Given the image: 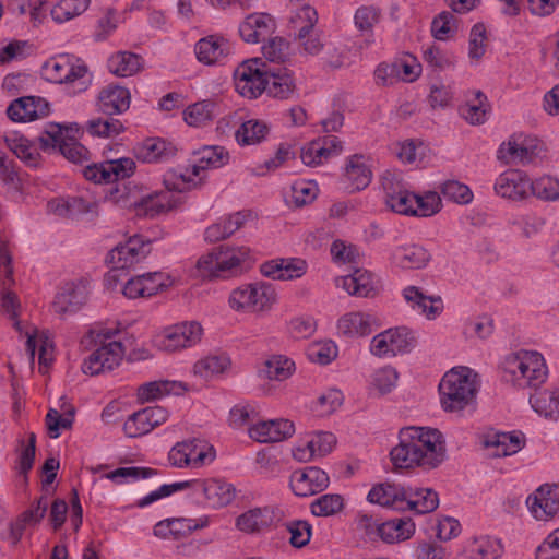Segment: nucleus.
I'll return each instance as SVG.
<instances>
[{
	"instance_id": "nucleus-1",
	"label": "nucleus",
	"mask_w": 559,
	"mask_h": 559,
	"mask_svg": "<svg viewBox=\"0 0 559 559\" xmlns=\"http://www.w3.org/2000/svg\"><path fill=\"white\" fill-rule=\"evenodd\" d=\"M445 453L444 439L438 429L412 426L400 430L399 444L390 456L395 468L430 471L445 460Z\"/></svg>"
},
{
	"instance_id": "nucleus-2",
	"label": "nucleus",
	"mask_w": 559,
	"mask_h": 559,
	"mask_svg": "<svg viewBox=\"0 0 559 559\" xmlns=\"http://www.w3.org/2000/svg\"><path fill=\"white\" fill-rule=\"evenodd\" d=\"M229 154L223 146H204L199 152L198 163L191 168L170 169L164 175V185L168 191L185 192L198 187L204 180L207 169L226 165Z\"/></svg>"
},
{
	"instance_id": "nucleus-3",
	"label": "nucleus",
	"mask_w": 559,
	"mask_h": 559,
	"mask_svg": "<svg viewBox=\"0 0 559 559\" xmlns=\"http://www.w3.org/2000/svg\"><path fill=\"white\" fill-rule=\"evenodd\" d=\"M544 357L537 352L521 350L506 357L502 379L519 389H537L547 379Z\"/></svg>"
},
{
	"instance_id": "nucleus-4",
	"label": "nucleus",
	"mask_w": 559,
	"mask_h": 559,
	"mask_svg": "<svg viewBox=\"0 0 559 559\" xmlns=\"http://www.w3.org/2000/svg\"><path fill=\"white\" fill-rule=\"evenodd\" d=\"M476 374L467 367H455L445 372L439 383L440 403L445 412L459 413L475 402Z\"/></svg>"
},
{
	"instance_id": "nucleus-5",
	"label": "nucleus",
	"mask_w": 559,
	"mask_h": 559,
	"mask_svg": "<svg viewBox=\"0 0 559 559\" xmlns=\"http://www.w3.org/2000/svg\"><path fill=\"white\" fill-rule=\"evenodd\" d=\"M277 293L269 282H253L240 285L231 290L228 304L238 312L262 313L272 309L276 302Z\"/></svg>"
},
{
	"instance_id": "nucleus-6",
	"label": "nucleus",
	"mask_w": 559,
	"mask_h": 559,
	"mask_svg": "<svg viewBox=\"0 0 559 559\" xmlns=\"http://www.w3.org/2000/svg\"><path fill=\"white\" fill-rule=\"evenodd\" d=\"M72 127L50 122L38 136L39 147L48 152L58 150L68 160L81 164L88 159V151L69 134Z\"/></svg>"
},
{
	"instance_id": "nucleus-7",
	"label": "nucleus",
	"mask_w": 559,
	"mask_h": 559,
	"mask_svg": "<svg viewBox=\"0 0 559 559\" xmlns=\"http://www.w3.org/2000/svg\"><path fill=\"white\" fill-rule=\"evenodd\" d=\"M43 75L52 83L80 82L79 90H85L90 82L86 64L74 56L63 53L50 58L43 66Z\"/></svg>"
},
{
	"instance_id": "nucleus-8",
	"label": "nucleus",
	"mask_w": 559,
	"mask_h": 559,
	"mask_svg": "<svg viewBox=\"0 0 559 559\" xmlns=\"http://www.w3.org/2000/svg\"><path fill=\"white\" fill-rule=\"evenodd\" d=\"M269 69L270 67L260 58L243 61L234 71L236 91L249 99L259 97L267 84Z\"/></svg>"
},
{
	"instance_id": "nucleus-9",
	"label": "nucleus",
	"mask_w": 559,
	"mask_h": 559,
	"mask_svg": "<svg viewBox=\"0 0 559 559\" xmlns=\"http://www.w3.org/2000/svg\"><path fill=\"white\" fill-rule=\"evenodd\" d=\"M203 329L199 322H182L166 328L154 340L155 346L166 353H175L194 346L201 341Z\"/></svg>"
},
{
	"instance_id": "nucleus-10",
	"label": "nucleus",
	"mask_w": 559,
	"mask_h": 559,
	"mask_svg": "<svg viewBox=\"0 0 559 559\" xmlns=\"http://www.w3.org/2000/svg\"><path fill=\"white\" fill-rule=\"evenodd\" d=\"M416 345L414 333L406 326L389 329L373 336L370 352L378 357H393L408 353Z\"/></svg>"
},
{
	"instance_id": "nucleus-11",
	"label": "nucleus",
	"mask_w": 559,
	"mask_h": 559,
	"mask_svg": "<svg viewBox=\"0 0 559 559\" xmlns=\"http://www.w3.org/2000/svg\"><path fill=\"white\" fill-rule=\"evenodd\" d=\"M151 252V240L141 235L130 237L124 243L117 245L106 258L115 269H129L143 261Z\"/></svg>"
},
{
	"instance_id": "nucleus-12",
	"label": "nucleus",
	"mask_w": 559,
	"mask_h": 559,
	"mask_svg": "<svg viewBox=\"0 0 559 559\" xmlns=\"http://www.w3.org/2000/svg\"><path fill=\"white\" fill-rule=\"evenodd\" d=\"M123 355L124 348L120 341L104 343L84 359L81 370L83 373L90 376L111 371L120 364Z\"/></svg>"
},
{
	"instance_id": "nucleus-13",
	"label": "nucleus",
	"mask_w": 559,
	"mask_h": 559,
	"mask_svg": "<svg viewBox=\"0 0 559 559\" xmlns=\"http://www.w3.org/2000/svg\"><path fill=\"white\" fill-rule=\"evenodd\" d=\"M381 181L388 206L399 214L413 215L414 193L404 188L401 176L386 170Z\"/></svg>"
},
{
	"instance_id": "nucleus-14",
	"label": "nucleus",
	"mask_w": 559,
	"mask_h": 559,
	"mask_svg": "<svg viewBox=\"0 0 559 559\" xmlns=\"http://www.w3.org/2000/svg\"><path fill=\"white\" fill-rule=\"evenodd\" d=\"M493 189L502 199L523 201L530 198L531 178L523 170L508 169L497 177Z\"/></svg>"
},
{
	"instance_id": "nucleus-15",
	"label": "nucleus",
	"mask_w": 559,
	"mask_h": 559,
	"mask_svg": "<svg viewBox=\"0 0 559 559\" xmlns=\"http://www.w3.org/2000/svg\"><path fill=\"white\" fill-rule=\"evenodd\" d=\"M188 488L194 493L202 495L212 508H222L233 502L236 497V488L222 479H193L187 480Z\"/></svg>"
},
{
	"instance_id": "nucleus-16",
	"label": "nucleus",
	"mask_w": 559,
	"mask_h": 559,
	"mask_svg": "<svg viewBox=\"0 0 559 559\" xmlns=\"http://www.w3.org/2000/svg\"><path fill=\"white\" fill-rule=\"evenodd\" d=\"M539 154L538 144L535 139L527 136H511L503 142L497 157L506 164H528Z\"/></svg>"
},
{
	"instance_id": "nucleus-17",
	"label": "nucleus",
	"mask_w": 559,
	"mask_h": 559,
	"mask_svg": "<svg viewBox=\"0 0 559 559\" xmlns=\"http://www.w3.org/2000/svg\"><path fill=\"white\" fill-rule=\"evenodd\" d=\"M526 504L537 520H547L559 512V485H542L527 497Z\"/></svg>"
},
{
	"instance_id": "nucleus-18",
	"label": "nucleus",
	"mask_w": 559,
	"mask_h": 559,
	"mask_svg": "<svg viewBox=\"0 0 559 559\" xmlns=\"http://www.w3.org/2000/svg\"><path fill=\"white\" fill-rule=\"evenodd\" d=\"M502 554L503 546L500 539L480 535L465 539L456 559H499Z\"/></svg>"
},
{
	"instance_id": "nucleus-19",
	"label": "nucleus",
	"mask_w": 559,
	"mask_h": 559,
	"mask_svg": "<svg viewBox=\"0 0 559 559\" xmlns=\"http://www.w3.org/2000/svg\"><path fill=\"white\" fill-rule=\"evenodd\" d=\"M330 483L328 474L319 467H307L296 471L290 476V487L299 497L312 496L323 491Z\"/></svg>"
},
{
	"instance_id": "nucleus-20",
	"label": "nucleus",
	"mask_w": 559,
	"mask_h": 559,
	"mask_svg": "<svg viewBox=\"0 0 559 559\" xmlns=\"http://www.w3.org/2000/svg\"><path fill=\"white\" fill-rule=\"evenodd\" d=\"M168 286V276L162 272L134 276L124 284L122 293L129 299L151 297Z\"/></svg>"
},
{
	"instance_id": "nucleus-21",
	"label": "nucleus",
	"mask_w": 559,
	"mask_h": 559,
	"mask_svg": "<svg viewBox=\"0 0 559 559\" xmlns=\"http://www.w3.org/2000/svg\"><path fill=\"white\" fill-rule=\"evenodd\" d=\"M209 519L171 518L159 521L154 526V535L162 538L181 539L189 536L193 531L206 527Z\"/></svg>"
},
{
	"instance_id": "nucleus-22",
	"label": "nucleus",
	"mask_w": 559,
	"mask_h": 559,
	"mask_svg": "<svg viewBox=\"0 0 559 559\" xmlns=\"http://www.w3.org/2000/svg\"><path fill=\"white\" fill-rule=\"evenodd\" d=\"M121 197L115 198L117 203L122 202L124 206H133L136 211V215H143L147 217H155L162 213L171 210L175 204L168 192H155L148 193L141 198H135L129 201H122Z\"/></svg>"
},
{
	"instance_id": "nucleus-23",
	"label": "nucleus",
	"mask_w": 559,
	"mask_h": 559,
	"mask_svg": "<svg viewBox=\"0 0 559 559\" xmlns=\"http://www.w3.org/2000/svg\"><path fill=\"white\" fill-rule=\"evenodd\" d=\"M294 432V423L288 419L261 421L249 429L250 438L261 443L280 442L292 437Z\"/></svg>"
},
{
	"instance_id": "nucleus-24",
	"label": "nucleus",
	"mask_w": 559,
	"mask_h": 559,
	"mask_svg": "<svg viewBox=\"0 0 559 559\" xmlns=\"http://www.w3.org/2000/svg\"><path fill=\"white\" fill-rule=\"evenodd\" d=\"M267 84L264 92L277 99H289L297 95L296 82L293 72L284 67L269 69L266 73Z\"/></svg>"
},
{
	"instance_id": "nucleus-25",
	"label": "nucleus",
	"mask_w": 559,
	"mask_h": 559,
	"mask_svg": "<svg viewBox=\"0 0 559 559\" xmlns=\"http://www.w3.org/2000/svg\"><path fill=\"white\" fill-rule=\"evenodd\" d=\"M343 178L346 190L353 193L370 185L372 171L362 155H353L347 158Z\"/></svg>"
},
{
	"instance_id": "nucleus-26",
	"label": "nucleus",
	"mask_w": 559,
	"mask_h": 559,
	"mask_svg": "<svg viewBox=\"0 0 559 559\" xmlns=\"http://www.w3.org/2000/svg\"><path fill=\"white\" fill-rule=\"evenodd\" d=\"M87 299L86 287L82 284L68 283L56 295L52 308L59 316L74 313Z\"/></svg>"
},
{
	"instance_id": "nucleus-27",
	"label": "nucleus",
	"mask_w": 559,
	"mask_h": 559,
	"mask_svg": "<svg viewBox=\"0 0 559 559\" xmlns=\"http://www.w3.org/2000/svg\"><path fill=\"white\" fill-rule=\"evenodd\" d=\"M274 27V20L269 14L255 13L239 25V34L245 41L257 44L269 38Z\"/></svg>"
},
{
	"instance_id": "nucleus-28",
	"label": "nucleus",
	"mask_w": 559,
	"mask_h": 559,
	"mask_svg": "<svg viewBox=\"0 0 559 559\" xmlns=\"http://www.w3.org/2000/svg\"><path fill=\"white\" fill-rule=\"evenodd\" d=\"M430 258V253L423 246L415 243L399 246L391 253L392 264L404 270L425 267Z\"/></svg>"
},
{
	"instance_id": "nucleus-29",
	"label": "nucleus",
	"mask_w": 559,
	"mask_h": 559,
	"mask_svg": "<svg viewBox=\"0 0 559 559\" xmlns=\"http://www.w3.org/2000/svg\"><path fill=\"white\" fill-rule=\"evenodd\" d=\"M403 297L409 307L427 319L437 318L443 310L441 297L427 296L416 286H407L403 289Z\"/></svg>"
},
{
	"instance_id": "nucleus-30",
	"label": "nucleus",
	"mask_w": 559,
	"mask_h": 559,
	"mask_svg": "<svg viewBox=\"0 0 559 559\" xmlns=\"http://www.w3.org/2000/svg\"><path fill=\"white\" fill-rule=\"evenodd\" d=\"M276 519L275 511L271 507L253 508L237 518L236 526L245 533H260L270 528Z\"/></svg>"
},
{
	"instance_id": "nucleus-31",
	"label": "nucleus",
	"mask_w": 559,
	"mask_h": 559,
	"mask_svg": "<svg viewBox=\"0 0 559 559\" xmlns=\"http://www.w3.org/2000/svg\"><path fill=\"white\" fill-rule=\"evenodd\" d=\"M374 325V317L365 312H349L337 321L338 332L348 337L367 336L372 333Z\"/></svg>"
},
{
	"instance_id": "nucleus-32",
	"label": "nucleus",
	"mask_w": 559,
	"mask_h": 559,
	"mask_svg": "<svg viewBox=\"0 0 559 559\" xmlns=\"http://www.w3.org/2000/svg\"><path fill=\"white\" fill-rule=\"evenodd\" d=\"M129 106L130 92L126 87L119 85H109L99 94V110L107 116L124 112Z\"/></svg>"
},
{
	"instance_id": "nucleus-33",
	"label": "nucleus",
	"mask_w": 559,
	"mask_h": 559,
	"mask_svg": "<svg viewBox=\"0 0 559 559\" xmlns=\"http://www.w3.org/2000/svg\"><path fill=\"white\" fill-rule=\"evenodd\" d=\"M41 103V98L34 96L17 98L9 105L7 109L8 117L15 122L32 121L45 115L47 103Z\"/></svg>"
},
{
	"instance_id": "nucleus-34",
	"label": "nucleus",
	"mask_w": 559,
	"mask_h": 559,
	"mask_svg": "<svg viewBox=\"0 0 559 559\" xmlns=\"http://www.w3.org/2000/svg\"><path fill=\"white\" fill-rule=\"evenodd\" d=\"M407 497V489L395 484H379L368 492L367 499L371 503L395 509H405L404 500Z\"/></svg>"
},
{
	"instance_id": "nucleus-35",
	"label": "nucleus",
	"mask_w": 559,
	"mask_h": 559,
	"mask_svg": "<svg viewBox=\"0 0 559 559\" xmlns=\"http://www.w3.org/2000/svg\"><path fill=\"white\" fill-rule=\"evenodd\" d=\"M335 283L349 295L358 297H369L376 290L373 275L366 270H356L349 275L336 278Z\"/></svg>"
},
{
	"instance_id": "nucleus-36",
	"label": "nucleus",
	"mask_w": 559,
	"mask_h": 559,
	"mask_svg": "<svg viewBox=\"0 0 559 559\" xmlns=\"http://www.w3.org/2000/svg\"><path fill=\"white\" fill-rule=\"evenodd\" d=\"M175 153V146L159 138L146 139L136 147V156L144 163L165 162Z\"/></svg>"
},
{
	"instance_id": "nucleus-37",
	"label": "nucleus",
	"mask_w": 559,
	"mask_h": 559,
	"mask_svg": "<svg viewBox=\"0 0 559 559\" xmlns=\"http://www.w3.org/2000/svg\"><path fill=\"white\" fill-rule=\"evenodd\" d=\"M229 51L228 43L223 38L209 36L200 39L194 48L198 60L204 64H214Z\"/></svg>"
},
{
	"instance_id": "nucleus-38",
	"label": "nucleus",
	"mask_w": 559,
	"mask_h": 559,
	"mask_svg": "<svg viewBox=\"0 0 559 559\" xmlns=\"http://www.w3.org/2000/svg\"><path fill=\"white\" fill-rule=\"evenodd\" d=\"M405 508L418 514L435 511L439 506V497L436 491L429 488L407 489V497L404 500Z\"/></svg>"
},
{
	"instance_id": "nucleus-39",
	"label": "nucleus",
	"mask_w": 559,
	"mask_h": 559,
	"mask_svg": "<svg viewBox=\"0 0 559 559\" xmlns=\"http://www.w3.org/2000/svg\"><path fill=\"white\" fill-rule=\"evenodd\" d=\"M530 403L538 415L552 420L559 419V388L534 393Z\"/></svg>"
},
{
	"instance_id": "nucleus-40",
	"label": "nucleus",
	"mask_w": 559,
	"mask_h": 559,
	"mask_svg": "<svg viewBox=\"0 0 559 559\" xmlns=\"http://www.w3.org/2000/svg\"><path fill=\"white\" fill-rule=\"evenodd\" d=\"M107 68L117 76H131L141 70L142 58L130 51H119L108 59Z\"/></svg>"
},
{
	"instance_id": "nucleus-41",
	"label": "nucleus",
	"mask_w": 559,
	"mask_h": 559,
	"mask_svg": "<svg viewBox=\"0 0 559 559\" xmlns=\"http://www.w3.org/2000/svg\"><path fill=\"white\" fill-rule=\"evenodd\" d=\"M486 445L495 449L493 455L508 456L522 449L524 439L516 432H499L488 438Z\"/></svg>"
},
{
	"instance_id": "nucleus-42",
	"label": "nucleus",
	"mask_w": 559,
	"mask_h": 559,
	"mask_svg": "<svg viewBox=\"0 0 559 559\" xmlns=\"http://www.w3.org/2000/svg\"><path fill=\"white\" fill-rule=\"evenodd\" d=\"M217 249L218 263L221 265V272L223 277L226 273H231L238 270L242 263L249 259L250 250L247 247H224L221 246Z\"/></svg>"
},
{
	"instance_id": "nucleus-43",
	"label": "nucleus",
	"mask_w": 559,
	"mask_h": 559,
	"mask_svg": "<svg viewBox=\"0 0 559 559\" xmlns=\"http://www.w3.org/2000/svg\"><path fill=\"white\" fill-rule=\"evenodd\" d=\"M460 114L471 124L485 123L489 114L487 96L483 92L477 91L475 98L460 108Z\"/></svg>"
},
{
	"instance_id": "nucleus-44",
	"label": "nucleus",
	"mask_w": 559,
	"mask_h": 559,
	"mask_svg": "<svg viewBox=\"0 0 559 559\" xmlns=\"http://www.w3.org/2000/svg\"><path fill=\"white\" fill-rule=\"evenodd\" d=\"M182 384L176 381L160 380L142 384L138 389V397L142 402H148L168 394H178Z\"/></svg>"
},
{
	"instance_id": "nucleus-45",
	"label": "nucleus",
	"mask_w": 559,
	"mask_h": 559,
	"mask_svg": "<svg viewBox=\"0 0 559 559\" xmlns=\"http://www.w3.org/2000/svg\"><path fill=\"white\" fill-rule=\"evenodd\" d=\"M230 366V359L226 355H212L200 359L194 364L193 371L202 379H211L223 373Z\"/></svg>"
},
{
	"instance_id": "nucleus-46",
	"label": "nucleus",
	"mask_w": 559,
	"mask_h": 559,
	"mask_svg": "<svg viewBox=\"0 0 559 559\" xmlns=\"http://www.w3.org/2000/svg\"><path fill=\"white\" fill-rule=\"evenodd\" d=\"M267 133L269 127L264 121L250 119L236 131V140L241 145H251L260 143Z\"/></svg>"
},
{
	"instance_id": "nucleus-47",
	"label": "nucleus",
	"mask_w": 559,
	"mask_h": 559,
	"mask_svg": "<svg viewBox=\"0 0 559 559\" xmlns=\"http://www.w3.org/2000/svg\"><path fill=\"white\" fill-rule=\"evenodd\" d=\"M317 22L318 13L314 8L304 4L297 9L292 17L293 28L297 33V38L304 40L313 31Z\"/></svg>"
},
{
	"instance_id": "nucleus-48",
	"label": "nucleus",
	"mask_w": 559,
	"mask_h": 559,
	"mask_svg": "<svg viewBox=\"0 0 559 559\" xmlns=\"http://www.w3.org/2000/svg\"><path fill=\"white\" fill-rule=\"evenodd\" d=\"M536 197L545 202L559 200V179L551 176H543L535 180L531 179L530 197Z\"/></svg>"
},
{
	"instance_id": "nucleus-49",
	"label": "nucleus",
	"mask_w": 559,
	"mask_h": 559,
	"mask_svg": "<svg viewBox=\"0 0 559 559\" xmlns=\"http://www.w3.org/2000/svg\"><path fill=\"white\" fill-rule=\"evenodd\" d=\"M424 61L436 71H444L454 67L456 58L437 45H430L423 49Z\"/></svg>"
},
{
	"instance_id": "nucleus-50",
	"label": "nucleus",
	"mask_w": 559,
	"mask_h": 559,
	"mask_svg": "<svg viewBox=\"0 0 559 559\" xmlns=\"http://www.w3.org/2000/svg\"><path fill=\"white\" fill-rule=\"evenodd\" d=\"M215 104L212 100H202L190 105L183 112L185 121L192 127H202L212 121Z\"/></svg>"
},
{
	"instance_id": "nucleus-51",
	"label": "nucleus",
	"mask_w": 559,
	"mask_h": 559,
	"mask_svg": "<svg viewBox=\"0 0 559 559\" xmlns=\"http://www.w3.org/2000/svg\"><path fill=\"white\" fill-rule=\"evenodd\" d=\"M413 216L429 217L437 214L441 207V197L436 191H427L424 194L414 193Z\"/></svg>"
},
{
	"instance_id": "nucleus-52",
	"label": "nucleus",
	"mask_w": 559,
	"mask_h": 559,
	"mask_svg": "<svg viewBox=\"0 0 559 559\" xmlns=\"http://www.w3.org/2000/svg\"><path fill=\"white\" fill-rule=\"evenodd\" d=\"M294 366V361L289 358L275 355L264 362V367L261 371L270 380L284 381L292 374Z\"/></svg>"
},
{
	"instance_id": "nucleus-53",
	"label": "nucleus",
	"mask_w": 559,
	"mask_h": 559,
	"mask_svg": "<svg viewBox=\"0 0 559 559\" xmlns=\"http://www.w3.org/2000/svg\"><path fill=\"white\" fill-rule=\"evenodd\" d=\"M90 0H60L51 9V17L58 23L67 22L82 14L88 7Z\"/></svg>"
},
{
	"instance_id": "nucleus-54",
	"label": "nucleus",
	"mask_w": 559,
	"mask_h": 559,
	"mask_svg": "<svg viewBox=\"0 0 559 559\" xmlns=\"http://www.w3.org/2000/svg\"><path fill=\"white\" fill-rule=\"evenodd\" d=\"M187 444V452H190L189 462L192 467H200L215 459V451L212 445L200 439L182 441Z\"/></svg>"
},
{
	"instance_id": "nucleus-55",
	"label": "nucleus",
	"mask_w": 559,
	"mask_h": 559,
	"mask_svg": "<svg viewBox=\"0 0 559 559\" xmlns=\"http://www.w3.org/2000/svg\"><path fill=\"white\" fill-rule=\"evenodd\" d=\"M344 508V499L337 493H325L311 503V512L316 516H331Z\"/></svg>"
},
{
	"instance_id": "nucleus-56",
	"label": "nucleus",
	"mask_w": 559,
	"mask_h": 559,
	"mask_svg": "<svg viewBox=\"0 0 559 559\" xmlns=\"http://www.w3.org/2000/svg\"><path fill=\"white\" fill-rule=\"evenodd\" d=\"M153 430L145 408L131 414L123 425V431L129 438H138Z\"/></svg>"
},
{
	"instance_id": "nucleus-57",
	"label": "nucleus",
	"mask_w": 559,
	"mask_h": 559,
	"mask_svg": "<svg viewBox=\"0 0 559 559\" xmlns=\"http://www.w3.org/2000/svg\"><path fill=\"white\" fill-rule=\"evenodd\" d=\"M440 190L445 200L457 204H468L473 200L469 187L457 180H447L441 185Z\"/></svg>"
},
{
	"instance_id": "nucleus-58",
	"label": "nucleus",
	"mask_w": 559,
	"mask_h": 559,
	"mask_svg": "<svg viewBox=\"0 0 559 559\" xmlns=\"http://www.w3.org/2000/svg\"><path fill=\"white\" fill-rule=\"evenodd\" d=\"M74 418V408L69 407L62 414L55 408H50L46 415V425L51 438H58L61 429H69Z\"/></svg>"
},
{
	"instance_id": "nucleus-59",
	"label": "nucleus",
	"mask_w": 559,
	"mask_h": 559,
	"mask_svg": "<svg viewBox=\"0 0 559 559\" xmlns=\"http://www.w3.org/2000/svg\"><path fill=\"white\" fill-rule=\"evenodd\" d=\"M157 474V471L151 467H119L106 475V477L117 484H122L129 479H146Z\"/></svg>"
},
{
	"instance_id": "nucleus-60",
	"label": "nucleus",
	"mask_w": 559,
	"mask_h": 559,
	"mask_svg": "<svg viewBox=\"0 0 559 559\" xmlns=\"http://www.w3.org/2000/svg\"><path fill=\"white\" fill-rule=\"evenodd\" d=\"M134 168L135 163L131 158L123 157L107 160L103 167V176H107V178H109V182H111L130 177L133 174Z\"/></svg>"
},
{
	"instance_id": "nucleus-61",
	"label": "nucleus",
	"mask_w": 559,
	"mask_h": 559,
	"mask_svg": "<svg viewBox=\"0 0 559 559\" xmlns=\"http://www.w3.org/2000/svg\"><path fill=\"white\" fill-rule=\"evenodd\" d=\"M456 19L451 12L443 11L431 23V33L438 40H445L456 32Z\"/></svg>"
},
{
	"instance_id": "nucleus-62",
	"label": "nucleus",
	"mask_w": 559,
	"mask_h": 559,
	"mask_svg": "<svg viewBox=\"0 0 559 559\" xmlns=\"http://www.w3.org/2000/svg\"><path fill=\"white\" fill-rule=\"evenodd\" d=\"M381 11L373 5H362L356 10L354 15L355 26L362 33H371L379 23Z\"/></svg>"
},
{
	"instance_id": "nucleus-63",
	"label": "nucleus",
	"mask_w": 559,
	"mask_h": 559,
	"mask_svg": "<svg viewBox=\"0 0 559 559\" xmlns=\"http://www.w3.org/2000/svg\"><path fill=\"white\" fill-rule=\"evenodd\" d=\"M290 533V544L296 548L305 547L311 538V525L307 521L295 520L286 524Z\"/></svg>"
},
{
	"instance_id": "nucleus-64",
	"label": "nucleus",
	"mask_w": 559,
	"mask_h": 559,
	"mask_svg": "<svg viewBox=\"0 0 559 559\" xmlns=\"http://www.w3.org/2000/svg\"><path fill=\"white\" fill-rule=\"evenodd\" d=\"M536 559H559V528L551 532L537 547Z\"/></svg>"
}]
</instances>
